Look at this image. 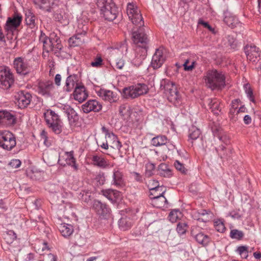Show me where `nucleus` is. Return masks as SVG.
<instances>
[{
  "mask_svg": "<svg viewBox=\"0 0 261 261\" xmlns=\"http://www.w3.org/2000/svg\"><path fill=\"white\" fill-rule=\"evenodd\" d=\"M75 245L79 246H83L86 243L85 239L80 235L75 236Z\"/></svg>",
  "mask_w": 261,
  "mask_h": 261,
  "instance_id": "e2e57ef3",
  "label": "nucleus"
},
{
  "mask_svg": "<svg viewBox=\"0 0 261 261\" xmlns=\"http://www.w3.org/2000/svg\"><path fill=\"white\" fill-rule=\"evenodd\" d=\"M208 213L205 210H201L200 211L193 212V217L194 219L201 222H206L207 220Z\"/></svg>",
  "mask_w": 261,
  "mask_h": 261,
  "instance_id": "4c0bfd02",
  "label": "nucleus"
},
{
  "mask_svg": "<svg viewBox=\"0 0 261 261\" xmlns=\"http://www.w3.org/2000/svg\"><path fill=\"white\" fill-rule=\"evenodd\" d=\"M227 45L230 46V48L234 49L237 46V42L236 39L231 35L227 36Z\"/></svg>",
  "mask_w": 261,
  "mask_h": 261,
  "instance_id": "6e6d98bb",
  "label": "nucleus"
},
{
  "mask_svg": "<svg viewBox=\"0 0 261 261\" xmlns=\"http://www.w3.org/2000/svg\"><path fill=\"white\" fill-rule=\"evenodd\" d=\"M58 108L67 115V116L70 114V113L73 109L70 106L68 105L60 104Z\"/></svg>",
  "mask_w": 261,
  "mask_h": 261,
  "instance_id": "bf43d9fd",
  "label": "nucleus"
},
{
  "mask_svg": "<svg viewBox=\"0 0 261 261\" xmlns=\"http://www.w3.org/2000/svg\"><path fill=\"white\" fill-rule=\"evenodd\" d=\"M159 174L164 177H169L172 175V171L167 164L161 163L158 167Z\"/></svg>",
  "mask_w": 261,
  "mask_h": 261,
  "instance_id": "ea45409f",
  "label": "nucleus"
},
{
  "mask_svg": "<svg viewBox=\"0 0 261 261\" xmlns=\"http://www.w3.org/2000/svg\"><path fill=\"white\" fill-rule=\"evenodd\" d=\"M16 145V137L9 130H0V147L7 151L12 150Z\"/></svg>",
  "mask_w": 261,
  "mask_h": 261,
  "instance_id": "0eeeda50",
  "label": "nucleus"
},
{
  "mask_svg": "<svg viewBox=\"0 0 261 261\" xmlns=\"http://www.w3.org/2000/svg\"><path fill=\"white\" fill-rule=\"evenodd\" d=\"M198 227L193 226L191 228V234L194 238L196 241L203 246H206L212 241L211 238L203 232H197Z\"/></svg>",
  "mask_w": 261,
  "mask_h": 261,
  "instance_id": "f8f14e48",
  "label": "nucleus"
},
{
  "mask_svg": "<svg viewBox=\"0 0 261 261\" xmlns=\"http://www.w3.org/2000/svg\"><path fill=\"white\" fill-rule=\"evenodd\" d=\"M49 8L46 9V11L48 12H55L58 10L57 8L58 7V1L57 0H50L49 4L48 6Z\"/></svg>",
  "mask_w": 261,
  "mask_h": 261,
  "instance_id": "5fc2aeb1",
  "label": "nucleus"
},
{
  "mask_svg": "<svg viewBox=\"0 0 261 261\" xmlns=\"http://www.w3.org/2000/svg\"><path fill=\"white\" fill-rule=\"evenodd\" d=\"M22 19V15L18 12H15L11 17H9L7 18L4 28L8 38L9 37V35L11 36L13 35L14 32L20 25Z\"/></svg>",
  "mask_w": 261,
  "mask_h": 261,
  "instance_id": "6e6552de",
  "label": "nucleus"
},
{
  "mask_svg": "<svg viewBox=\"0 0 261 261\" xmlns=\"http://www.w3.org/2000/svg\"><path fill=\"white\" fill-rule=\"evenodd\" d=\"M74 99L81 103L88 97V93L84 85L76 86L73 92Z\"/></svg>",
  "mask_w": 261,
  "mask_h": 261,
  "instance_id": "b1692460",
  "label": "nucleus"
},
{
  "mask_svg": "<svg viewBox=\"0 0 261 261\" xmlns=\"http://www.w3.org/2000/svg\"><path fill=\"white\" fill-rule=\"evenodd\" d=\"M215 228L218 232H223L225 230V227L224 223L220 221H216L215 222Z\"/></svg>",
  "mask_w": 261,
  "mask_h": 261,
  "instance_id": "680f3d73",
  "label": "nucleus"
},
{
  "mask_svg": "<svg viewBox=\"0 0 261 261\" xmlns=\"http://www.w3.org/2000/svg\"><path fill=\"white\" fill-rule=\"evenodd\" d=\"M44 116L48 127L55 134H60L62 132L63 122L59 116L51 110H47Z\"/></svg>",
  "mask_w": 261,
  "mask_h": 261,
  "instance_id": "39448f33",
  "label": "nucleus"
},
{
  "mask_svg": "<svg viewBox=\"0 0 261 261\" xmlns=\"http://www.w3.org/2000/svg\"><path fill=\"white\" fill-rule=\"evenodd\" d=\"M25 22L27 25L31 29H35L37 28L35 23V16L30 10L26 11Z\"/></svg>",
  "mask_w": 261,
  "mask_h": 261,
  "instance_id": "e433bc0d",
  "label": "nucleus"
},
{
  "mask_svg": "<svg viewBox=\"0 0 261 261\" xmlns=\"http://www.w3.org/2000/svg\"><path fill=\"white\" fill-rule=\"evenodd\" d=\"M87 27H85L83 28L82 33L81 34H77L70 37L68 40V42L71 46H77L80 45L83 42V40L81 38L82 33H84L85 35L86 33Z\"/></svg>",
  "mask_w": 261,
  "mask_h": 261,
  "instance_id": "473e14b6",
  "label": "nucleus"
},
{
  "mask_svg": "<svg viewBox=\"0 0 261 261\" xmlns=\"http://www.w3.org/2000/svg\"><path fill=\"white\" fill-rule=\"evenodd\" d=\"M1 84L5 88H9L14 83L13 75L9 68H5L0 73Z\"/></svg>",
  "mask_w": 261,
  "mask_h": 261,
  "instance_id": "aec40b11",
  "label": "nucleus"
},
{
  "mask_svg": "<svg viewBox=\"0 0 261 261\" xmlns=\"http://www.w3.org/2000/svg\"><path fill=\"white\" fill-rule=\"evenodd\" d=\"M149 90L145 84L138 83L123 89L122 95L125 98L134 99L141 95L146 94Z\"/></svg>",
  "mask_w": 261,
  "mask_h": 261,
  "instance_id": "423d86ee",
  "label": "nucleus"
},
{
  "mask_svg": "<svg viewBox=\"0 0 261 261\" xmlns=\"http://www.w3.org/2000/svg\"><path fill=\"white\" fill-rule=\"evenodd\" d=\"M79 198L86 202H88L90 200V193L88 191L81 192L79 194Z\"/></svg>",
  "mask_w": 261,
  "mask_h": 261,
  "instance_id": "052dcab7",
  "label": "nucleus"
},
{
  "mask_svg": "<svg viewBox=\"0 0 261 261\" xmlns=\"http://www.w3.org/2000/svg\"><path fill=\"white\" fill-rule=\"evenodd\" d=\"M147 50L148 49L136 47L135 57L131 61L132 65L136 67H139L142 65L143 61L147 56Z\"/></svg>",
  "mask_w": 261,
  "mask_h": 261,
  "instance_id": "2eb2a0df",
  "label": "nucleus"
},
{
  "mask_svg": "<svg viewBox=\"0 0 261 261\" xmlns=\"http://www.w3.org/2000/svg\"><path fill=\"white\" fill-rule=\"evenodd\" d=\"M103 196L107 197L112 203L116 202L121 199V193L119 191L111 189L103 190L102 191Z\"/></svg>",
  "mask_w": 261,
  "mask_h": 261,
  "instance_id": "bb28decb",
  "label": "nucleus"
},
{
  "mask_svg": "<svg viewBox=\"0 0 261 261\" xmlns=\"http://www.w3.org/2000/svg\"><path fill=\"white\" fill-rule=\"evenodd\" d=\"M54 88L53 82L50 81H39L36 86V91L38 93L45 97L51 96V91Z\"/></svg>",
  "mask_w": 261,
  "mask_h": 261,
  "instance_id": "9d476101",
  "label": "nucleus"
},
{
  "mask_svg": "<svg viewBox=\"0 0 261 261\" xmlns=\"http://www.w3.org/2000/svg\"><path fill=\"white\" fill-rule=\"evenodd\" d=\"M177 213H179V211L177 210H175L171 211L169 215L170 220L172 222L176 221V219L178 217Z\"/></svg>",
  "mask_w": 261,
  "mask_h": 261,
  "instance_id": "338daca9",
  "label": "nucleus"
},
{
  "mask_svg": "<svg viewBox=\"0 0 261 261\" xmlns=\"http://www.w3.org/2000/svg\"><path fill=\"white\" fill-rule=\"evenodd\" d=\"M96 6L100 16L105 20L112 21L118 14V8L113 0H97Z\"/></svg>",
  "mask_w": 261,
  "mask_h": 261,
  "instance_id": "7ed1b4c3",
  "label": "nucleus"
},
{
  "mask_svg": "<svg viewBox=\"0 0 261 261\" xmlns=\"http://www.w3.org/2000/svg\"><path fill=\"white\" fill-rule=\"evenodd\" d=\"M240 102L241 101L239 99H235L231 101V107L229 112V117L233 122H236L238 119V115H237V111H238L237 109Z\"/></svg>",
  "mask_w": 261,
  "mask_h": 261,
  "instance_id": "cd10ccee",
  "label": "nucleus"
},
{
  "mask_svg": "<svg viewBox=\"0 0 261 261\" xmlns=\"http://www.w3.org/2000/svg\"><path fill=\"white\" fill-rule=\"evenodd\" d=\"M229 236L232 239L241 240L244 237V233L241 230L233 229L230 230Z\"/></svg>",
  "mask_w": 261,
  "mask_h": 261,
  "instance_id": "37998d69",
  "label": "nucleus"
},
{
  "mask_svg": "<svg viewBox=\"0 0 261 261\" xmlns=\"http://www.w3.org/2000/svg\"><path fill=\"white\" fill-rule=\"evenodd\" d=\"M67 118L70 123H75L79 119V116L74 109L67 116Z\"/></svg>",
  "mask_w": 261,
  "mask_h": 261,
  "instance_id": "864d4df0",
  "label": "nucleus"
},
{
  "mask_svg": "<svg viewBox=\"0 0 261 261\" xmlns=\"http://www.w3.org/2000/svg\"><path fill=\"white\" fill-rule=\"evenodd\" d=\"M236 252L240 255L242 258H247L248 256V247L240 246L237 248Z\"/></svg>",
  "mask_w": 261,
  "mask_h": 261,
  "instance_id": "c03bdc74",
  "label": "nucleus"
},
{
  "mask_svg": "<svg viewBox=\"0 0 261 261\" xmlns=\"http://www.w3.org/2000/svg\"><path fill=\"white\" fill-rule=\"evenodd\" d=\"M34 3L38 6L40 9L46 11V9H48V5L50 0H32Z\"/></svg>",
  "mask_w": 261,
  "mask_h": 261,
  "instance_id": "49530a36",
  "label": "nucleus"
},
{
  "mask_svg": "<svg viewBox=\"0 0 261 261\" xmlns=\"http://www.w3.org/2000/svg\"><path fill=\"white\" fill-rule=\"evenodd\" d=\"M199 24L203 26L204 28L207 29L212 34L215 35L217 33V31L214 28H213L207 22L204 21L202 19H199L198 22Z\"/></svg>",
  "mask_w": 261,
  "mask_h": 261,
  "instance_id": "09e8293b",
  "label": "nucleus"
},
{
  "mask_svg": "<svg viewBox=\"0 0 261 261\" xmlns=\"http://www.w3.org/2000/svg\"><path fill=\"white\" fill-rule=\"evenodd\" d=\"M209 109L215 115H218L221 112L220 102L217 98L208 99Z\"/></svg>",
  "mask_w": 261,
  "mask_h": 261,
  "instance_id": "7c9ffc66",
  "label": "nucleus"
},
{
  "mask_svg": "<svg viewBox=\"0 0 261 261\" xmlns=\"http://www.w3.org/2000/svg\"><path fill=\"white\" fill-rule=\"evenodd\" d=\"M14 68L19 75L25 76L31 71L32 68L28 65L26 60L22 57H17L13 61Z\"/></svg>",
  "mask_w": 261,
  "mask_h": 261,
  "instance_id": "1a4fd4ad",
  "label": "nucleus"
},
{
  "mask_svg": "<svg viewBox=\"0 0 261 261\" xmlns=\"http://www.w3.org/2000/svg\"><path fill=\"white\" fill-rule=\"evenodd\" d=\"M97 94L99 97H101L102 99L110 102H114L116 100V93L110 90L100 89L97 91Z\"/></svg>",
  "mask_w": 261,
  "mask_h": 261,
  "instance_id": "a878e982",
  "label": "nucleus"
},
{
  "mask_svg": "<svg viewBox=\"0 0 261 261\" xmlns=\"http://www.w3.org/2000/svg\"><path fill=\"white\" fill-rule=\"evenodd\" d=\"M133 220L127 217L121 218L118 222L119 227L120 229L123 231H126L130 229L133 226Z\"/></svg>",
  "mask_w": 261,
  "mask_h": 261,
  "instance_id": "72a5a7b5",
  "label": "nucleus"
},
{
  "mask_svg": "<svg viewBox=\"0 0 261 261\" xmlns=\"http://www.w3.org/2000/svg\"><path fill=\"white\" fill-rule=\"evenodd\" d=\"M49 38L50 45H51L53 48V51H54L55 54H57V56H59L60 51L63 48L61 40L55 33L50 34Z\"/></svg>",
  "mask_w": 261,
  "mask_h": 261,
  "instance_id": "5701e85b",
  "label": "nucleus"
},
{
  "mask_svg": "<svg viewBox=\"0 0 261 261\" xmlns=\"http://www.w3.org/2000/svg\"><path fill=\"white\" fill-rule=\"evenodd\" d=\"M40 42L43 44V49L47 52L53 51V48L50 45L49 38H47L44 34L41 33L39 39Z\"/></svg>",
  "mask_w": 261,
  "mask_h": 261,
  "instance_id": "a19ab883",
  "label": "nucleus"
},
{
  "mask_svg": "<svg viewBox=\"0 0 261 261\" xmlns=\"http://www.w3.org/2000/svg\"><path fill=\"white\" fill-rule=\"evenodd\" d=\"M196 61L192 60L190 61V60H187L184 64H183L184 70L185 71H192L195 67Z\"/></svg>",
  "mask_w": 261,
  "mask_h": 261,
  "instance_id": "8fccbe9b",
  "label": "nucleus"
},
{
  "mask_svg": "<svg viewBox=\"0 0 261 261\" xmlns=\"http://www.w3.org/2000/svg\"><path fill=\"white\" fill-rule=\"evenodd\" d=\"M148 187L150 191V194H155L157 191H162L163 189H166L164 186H160L158 180L155 179H150L148 181Z\"/></svg>",
  "mask_w": 261,
  "mask_h": 261,
  "instance_id": "c9c22d12",
  "label": "nucleus"
},
{
  "mask_svg": "<svg viewBox=\"0 0 261 261\" xmlns=\"http://www.w3.org/2000/svg\"><path fill=\"white\" fill-rule=\"evenodd\" d=\"M159 193L150 194V198L151 200V204L154 207L163 208L167 203V200L164 196L166 189H163Z\"/></svg>",
  "mask_w": 261,
  "mask_h": 261,
  "instance_id": "ddd939ff",
  "label": "nucleus"
},
{
  "mask_svg": "<svg viewBox=\"0 0 261 261\" xmlns=\"http://www.w3.org/2000/svg\"><path fill=\"white\" fill-rule=\"evenodd\" d=\"M200 134V130L195 126H192L189 129V137L192 140H196Z\"/></svg>",
  "mask_w": 261,
  "mask_h": 261,
  "instance_id": "79ce46f5",
  "label": "nucleus"
},
{
  "mask_svg": "<svg viewBox=\"0 0 261 261\" xmlns=\"http://www.w3.org/2000/svg\"><path fill=\"white\" fill-rule=\"evenodd\" d=\"M127 14L132 23L138 28H134L132 34V38L137 47L148 49L149 39L145 32L143 17L140 10L133 3H128L127 6Z\"/></svg>",
  "mask_w": 261,
  "mask_h": 261,
  "instance_id": "f257e3e1",
  "label": "nucleus"
},
{
  "mask_svg": "<svg viewBox=\"0 0 261 261\" xmlns=\"http://www.w3.org/2000/svg\"><path fill=\"white\" fill-rule=\"evenodd\" d=\"M145 176L149 177L153 174V171L155 169V165L151 163H148L145 165Z\"/></svg>",
  "mask_w": 261,
  "mask_h": 261,
  "instance_id": "603ef678",
  "label": "nucleus"
},
{
  "mask_svg": "<svg viewBox=\"0 0 261 261\" xmlns=\"http://www.w3.org/2000/svg\"><path fill=\"white\" fill-rule=\"evenodd\" d=\"M66 154L67 155V158L66 159V163L69 165H71L75 168V169H77V167L75 165V159L73 156V152H66Z\"/></svg>",
  "mask_w": 261,
  "mask_h": 261,
  "instance_id": "a18cd8bd",
  "label": "nucleus"
},
{
  "mask_svg": "<svg viewBox=\"0 0 261 261\" xmlns=\"http://www.w3.org/2000/svg\"><path fill=\"white\" fill-rule=\"evenodd\" d=\"M196 61L192 60L190 61V60H187L184 64H183L184 70L185 71H192L195 67Z\"/></svg>",
  "mask_w": 261,
  "mask_h": 261,
  "instance_id": "3c124183",
  "label": "nucleus"
},
{
  "mask_svg": "<svg viewBox=\"0 0 261 261\" xmlns=\"http://www.w3.org/2000/svg\"><path fill=\"white\" fill-rule=\"evenodd\" d=\"M206 86L212 90H221L225 86V76L216 69H209L203 76Z\"/></svg>",
  "mask_w": 261,
  "mask_h": 261,
  "instance_id": "f03ea898",
  "label": "nucleus"
},
{
  "mask_svg": "<svg viewBox=\"0 0 261 261\" xmlns=\"http://www.w3.org/2000/svg\"><path fill=\"white\" fill-rule=\"evenodd\" d=\"M4 239L7 244L10 245V247H8V249L11 252H13L11 244L16 240V234L12 230H8L4 233Z\"/></svg>",
  "mask_w": 261,
  "mask_h": 261,
  "instance_id": "f704fd0d",
  "label": "nucleus"
},
{
  "mask_svg": "<svg viewBox=\"0 0 261 261\" xmlns=\"http://www.w3.org/2000/svg\"><path fill=\"white\" fill-rule=\"evenodd\" d=\"M175 168L181 173L186 174L187 172V169L185 167L184 165L178 160H176L174 164Z\"/></svg>",
  "mask_w": 261,
  "mask_h": 261,
  "instance_id": "4d7b16f0",
  "label": "nucleus"
},
{
  "mask_svg": "<svg viewBox=\"0 0 261 261\" xmlns=\"http://www.w3.org/2000/svg\"><path fill=\"white\" fill-rule=\"evenodd\" d=\"M79 76L77 74H70L66 79L64 90L67 92H71L76 86H80L78 83Z\"/></svg>",
  "mask_w": 261,
  "mask_h": 261,
  "instance_id": "4be33fe9",
  "label": "nucleus"
},
{
  "mask_svg": "<svg viewBox=\"0 0 261 261\" xmlns=\"http://www.w3.org/2000/svg\"><path fill=\"white\" fill-rule=\"evenodd\" d=\"M188 225L185 222H179L176 227V230L179 236L184 234L187 232Z\"/></svg>",
  "mask_w": 261,
  "mask_h": 261,
  "instance_id": "de8ad7c7",
  "label": "nucleus"
},
{
  "mask_svg": "<svg viewBox=\"0 0 261 261\" xmlns=\"http://www.w3.org/2000/svg\"><path fill=\"white\" fill-rule=\"evenodd\" d=\"M32 98V96L29 92L23 90L17 92L15 95L18 106L20 109L27 108L30 103Z\"/></svg>",
  "mask_w": 261,
  "mask_h": 261,
  "instance_id": "9b49d317",
  "label": "nucleus"
},
{
  "mask_svg": "<svg viewBox=\"0 0 261 261\" xmlns=\"http://www.w3.org/2000/svg\"><path fill=\"white\" fill-rule=\"evenodd\" d=\"M4 123L8 125H13L16 123V118L14 112L4 110L3 112Z\"/></svg>",
  "mask_w": 261,
  "mask_h": 261,
  "instance_id": "c85d7f7f",
  "label": "nucleus"
},
{
  "mask_svg": "<svg viewBox=\"0 0 261 261\" xmlns=\"http://www.w3.org/2000/svg\"><path fill=\"white\" fill-rule=\"evenodd\" d=\"M151 143L152 145L156 147L163 146L167 143V138L164 135H159L153 138Z\"/></svg>",
  "mask_w": 261,
  "mask_h": 261,
  "instance_id": "58836bf2",
  "label": "nucleus"
},
{
  "mask_svg": "<svg viewBox=\"0 0 261 261\" xmlns=\"http://www.w3.org/2000/svg\"><path fill=\"white\" fill-rule=\"evenodd\" d=\"M165 60L166 56L164 55L163 49H156L152 58L151 66L154 69H158L162 66Z\"/></svg>",
  "mask_w": 261,
  "mask_h": 261,
  "instance_id": "a211bd4d",
  "label": "nucleus"
},
{
  "mask_svg": "<svg viewBox=\"0 0 261 261\" xmlns=\"http://www.w3.org/2000/svg\"><path fill=\"white\" fill-rule=\"evenodd\" d=\"M245 92L247 95V96L249 97L250 101H251L253 102H255L254 97H253V94L252 89L250 87H248L247 85H246L245 86Z\"/></svg>",
  "mask_w": 261,
  "mask_h": 261,
  "instance_id": "0e129e2a",
  "label": "nucleus"
},
{
  "mask_svg": "<svg viewBox=\"0 0 261 261\" xmlns=\"http://www.w3.org/2000/svg\"><path fill=\"white\" fill-rule=\"evenodd\" d=\"M102 133L105 134L106 138L110 140L109 146L112 148L120 150L122 145L121 142L118 140L116 135L112 132H110L105 126L101 128Z\"/></svg>",
  "mask_w": 261,
  "mask_h": 261,
  "instance_id": "dca6fc26",
  "label": "nucleus"
},
{
  "mask_svg": "<svg viewBox=\"0 0 261 261\" xmlns=\"http://www.w3.org/2000/svg\"><path fill=\"white\" fill-rule=\"evenodd\" d=\"M112 185L118 188H122L125 185L123 174L119 170L113 171V179Z\"/></svg>",
  "mask_w": 261,
  "mask_h": 261,
  "instance_id": "393cba45",
  "label": "nucleus"
},
{
  "mask_svg": "<svg viewBox=\"0 0 261 261\" xmlns=\"http://www.w3.org/2000/svg\"><path fill=\"white\" fill-rule=\"evenodd\" d=\"M93 207L98 215L103 217H106L110 214L111 209L108 205L100 201L95 200Z\"/></svg>",
  "mask_w": 261,
  "mask_h": 261,
  "instance_id": "412c9836",
  "label": "nucleus"
},
{
  "mask_svg": "<svg viewBox=\"0 0 261 261\" xmlns=\"http://www.w3.org/2000/svg\"><path fill=\"white\" fill-rule=\"evenodd\" d=\"M125 64L124 60L122 59H117L115 63V69L121 70L123 69Z\"/></svg>",
  "mask_w": 261,
  "mask_h": 261,
  "instance_id": "69168bd1",
  "label": "nucleus"
},
{
  "mask_svg": "<svg viewBox=\"0 0 261 261\" xmlns=\"http://www.w3.org/2000/svg\"><path fill=\"white\" fill-rule=\"evenodd\" d=\"M89 159L92 165L100 169H106L109 167V160L102 154L95 153L91 155Z\"/></svg>",
  "mask_w": 261,
  "mask_h": 261,
  "instance_id": "4468645a",
  "label": "nucleus"
},
{
  "mask_svg": "<svg viewBox=\"0 0 261 261\" xmlns=\"http://www.w3.org/2000/svg\"><path fill=\"white\" fill-rule=\"evenodd\" d=\"M54 17L56 21L63 24V25L68 24L69 23L67 17L62 9H58L54 14Z\"/></svg>",
  "mask_w": 261,
  "mask_h": 261,
  "instance_id": "c756f323",
  "label": "nucleus"
},
{
  "mask_svg": "<svg viewBox=\"0 0 261 261\" xmlns=\"http://www.w3.org/2000/svg\"><path fill=\"white\" fill-rule=\"evenodd\" d=\"M83 111L85 113L90 112H98L102 109V105L95 99L89 100L82 106Z\"/></svg>",
  "mask_w": 261,
  "mask_h": 261,
  "instance_id": "6ab92c4d",
  "label": "nucleus"
},
{
  "mask_svg": "<svg viewBox=\"0 0 261 261\" xmlns=\"http://www.w3.org/2000/svg\"><path fill=\"white\" fill-rule=\"evenodd\" d=\"M224 21L227 25L232 28L235 27L234 19L231 17L227 16L225 17Z\"/></svg>",
  "mask_w": 261,
  "mask_h": 261,
  "instance_id": "774afa93",
  "label": "nucleus"
},
{
  "mask_svg": "<svg viewBox=\"0 0 261 261\" xmlns=\"http://www.w3.org/2000/svg\"><path fill=\"white\" fill-rule=\"evenodd\" d=\"M103 60L100 56H97L92 61L90 65L91 66L96 68H99L102 65Z\"/></svg>",
  "mask_w": 261,
  "mask_h": 261,
  "instance_id": "13d9d810",
  "label": "nucleus"
},
{
  "mask_svg": "<svg viewBox=\"0 0 261 261\" xmlns=\"http://www.w3.org/2000/svg\"><path fill=\"white\" fill-rule=\"evenodd\" d=\"M58 229L62 235L65 238L71 236L74 230L72 225L67 223L60 224Z\"/></svg>",
  "mask_w": 261,
  "mask_h": 261,
  "instance_id": "2f4dec72",
  "label": "nucleus"
},
{
  "mask_svg": "<svg viewBox=\"0 0 261 261\" xmlns=\"http://www.w3.org/2000/svg\"><path fill=\"white\" fill-rule=\"evenodd\" d=\"M160 90L163 91L168 100L175 106L181 103V96L173 82L169 80H162L160 82Z\"/></svg>",
  "mask_w": 261,
  "mask_h": 261,
  "instance_id": "20e7f679",
  "label": "nucleus"
},
{
  "mask_svg": "<svg viewBox=\"0 0 261 261\" xmlns=\"http://www.w3.org/2000/svg\"><path fill=\"white\" fill-rule=\"evenodd\" d=\"M247 58L250 61L255 62L260 57V51L258 47L253 45H246L244 48Z\"/></svg>",
  "mask_w": 261,
  "mask_h": 261,
  "instance_id": "f3484780",
  "label": "nucleus"
}]
</instances>
